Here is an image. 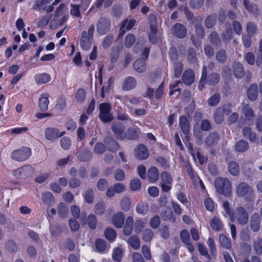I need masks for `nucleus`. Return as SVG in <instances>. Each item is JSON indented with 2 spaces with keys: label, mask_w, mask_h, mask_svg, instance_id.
<instances>
[{
  "label": "nucleus",
  "mask_w": 262,
  "mask_h": 262,
  "mask_svg": "<svg viewBox=\"0 0 262 262\" xmlns=\"http://www.w3.org/2000/svg\"><path fill=\"white\" fill-rule=\"evenodd\" d=\"M220 79V76L216 73H212L207 76V67L206 66H204L202 76L199 81V89L200 91H202L205 88V83L210 85H214L219 82Z\"/></svg>",
  "instance_id": "f257e3e1"
},
{
  "label": "nucleus",
  "mask_w": 262,
  "mask_h": 262,
  "mask_svg": "<svg viewBox=\"0 0 262 262\" xmlns=\"http://www.w3.org/2000/svg\"><path fill=\"white\" fill-rule=\"evenodd\" d=\"M94 25L92 24L89 27L88 31H83L82 32L80 38V45L83 50H88L90 49L94 40Z\"/></svg>",
  "instance_id": "f03ea898"
},
{
  "label": "nucleus",
  "mask_w": 262,
  "mask_h": 262,
  "mask_svg": "<svg viewBox=\"0 0 262 262\" xmlns=\"http://www.w3.org/2000/svg\"><path fill=\"white\" fill-rule=\"evenodd\" d=\"M214 186L216 192L220 194L228 196L231 192V185L230 181L227 178L219 177L214 181Z\"/></svg>",
  "instance_id": "7ed1b4c3"
},
{
  "label": "nucleus",
  "mask_w": 262,
  "mask_h": 262,
  "mask_svg": "<svg viewBox=\"0 0 262 262\" xmlns=\"http://www.w3.org/2000/svg\"><path fill=\"white\" fill-rule=\"evenodd\" d=\"M237 195L244 197L246 200L251 201L254 199V190L251 186L245 182L239 183L236 188Z\"/></svg>",
  "instance_id": "20e7f679"
},
{
  "label": "nucleus",
  "mask_w": 262,
  "mask_h": 262,
  "mask_svg": "<svg viewBox=\"0 0 262 262\" xmlns=\"http://www.w3.org/2000/svg\"><path fill=\"white\" fill-rule=\"evenodd\" d=\"M230 219L232 222L236 220L239 224L244 225L248 223L249 215L245 208L238 207L235 209L234 213L230 214Z\"/></svg>",
  "instance_id": "39448f33"
},
{
  "label": "nucleus",
  "mask_w": 262,
  "mask_h": 262,
  "mask_svg": "<svg viewBox=\"0 0 262 262\" xmlns=\"http://www.w3.org/2000/svg\"><path fill=\"white\" fill-rule=\"evenodd\" d=\"M99 109L100 110L99 117L102 122L107 123L114 119V117L111 113L112 107L110 103L106 102L100 103Z\"/></svg>",
  "instance_id": "423d86ee"
},
{
  "label": "nucleus",
  "mask_w": 262,
  "mask_h": 262,
  "mask_svg": "<svg viewBox=\"0 0 262 262\" xmlns=\"http://www.w3.org/2000/svg\"><path fill=\"white\" fill-rule=\"evenodd\" d=\"M31 155V150L28 147H23L14 150L11 154V158L17 161H24Z\"/></svg>",
  "instance_id": "0eeeda50"
},
{
  "label": "nucleus",
  "mask_w": 262,
  "mask_h": 262,
  "mask_svg": "<svg viewBox=\"0 0 262 262\" xmlns=\"http://www.w3.org/2000/svg\"><path fill=\"white\" fill-rule=\"evenodd\" d=\"M33 172V168L31 165H26L14 170L12 174L17 179H25L31 177Z\"/></svg>",
  "instance_id": "6e6552de"
},
{
  "label": "nucleus",
  "mask_w": 262,
  "mask_h": 262,
  "mask_svg": "<svg viewBox=\"0 0 262 262\" xmlns=\"http://www.w3.org/2000/svg\"><path fill=\"white\" fill-rule=\"evenodd\" d=\"M97 31L100 35H104L109 32L111 28L110 20L105 17H100L96 25Z\"/></svg>",
  "instance_id": "1a4fd4ad"
},
{
  "label": "nucleus",
  "mask_w": 262,
  "mask_h": 262,
  "mask_svg": "<svg viewBox=\"0 0 262 262\" xmlns=\"http://www.w3.org/2000/svg\"><path fill=\"white\" fill-rule=\"evenodd\" d=\"M161 179L162 182L161 185L162 190L165 192H168L171 188L172 178L168 172L163 171L161 173Z\"/></svg>",
  "instance_id": "9d476101"
},
{
  "label": "nucleus",
  "mask_w": 262,
  "mask_h": 262,
  "mask_svg": "<svg viewBox=\"0 0 262 262\" xmlns=\"http://www.w3.org/2000/svg\"><path fill=\"white\" fill-rule=\"evenodd\" d=\"M187 33L185 26L181 23H176L172 27L171 34L179 38H184L186 36Z\"/></svg>",
  "instance_id": "9b49d317"
},
{
  "label": "nucleus",
  "mask_w": 262,
  "mask_h": 262,
  "mask_svg": "<svg viewBox=\"0 0 262 262\" xmlns=\"http://www.w3.org/2000/svg\"><path fill=\"white\" fill-rule=\"evenodd\" d=\"M65 133V131L60 132L59 130L56 127H48L45 130V136L48 140L53 141L62 137Z\"/></svg>",
  "instance_id": "f8f14e48"
},
{
  "label": "nucleus",
  "mask_w": 262,
  "mask_h": 262,
  "mask_svg": "<svg viewBox=\"0 0 262 262\" xmlns=\"http://www.w3.org/2000/svg\"><path fill=\"white\" fill-rule=\"evenodd\" d=\"M111 128L116 138L119 140L124 139L125 126L123 124L116 122L112 123Z\"/></svg>",
  "instance_id": "ddd939ff"
},
{
  "label": "nucleus",
  "mask_w": 262,
  "mask_h": 262,
  "mask_svg": "<svg viewBox=\"0 0 262 262\" xmlns=\"http://www.w3.org/2000/svg\"><path fill=\"white\" fill-rule=\"evenodd\" d=\"M135 155L136 158L143 160L146 159L149 157V153L144 145L140 144L135 149Z\"/></svg>",
  "instance_id": "4468645a"
},
{
  "label": "nucleus",
  "mask_w": 262,
  "mask_h": 262,
  "mask_svg": "<svg viewBox=\"0 0 262 262\" xmlns=\"http://www.w3.org/2000/svg\"><path fill=\"white\" fill-rule=\"evenodd\" d=\"M180 238L182 242L186 245L188 251L192 253L194 250V248L191 243L189 232L186 230H183L180 233Z\"/></svg>",
  "instance_id": "2eb2a0df"
},
{
  "label": "nucleus",
  "mask_w": 262,
  "mask_h": 262,
  "mask_svg": "<svg viewBox=\"0 0 262 262\" xmlns=\"http://www.w3.org/2000/svg\"><path fill=\"white\" fill-rule=\"evenodd\" d=\"M243 1L244 7L249 13L254 15H258L259 14V8L256 4L251 2L249 0Z\"/></svg>",
  "instance_id": "dca6fc26"
},
{
  "label": "nucleus",
  "mask_w": 262,
  "mask_h": 262,
  "mask_svg": "<svg viewBox=\"0 0 262 262\" xmlns=\"http://www.w3.org/2000/svg\"><path fill=\"white\" fill-rule=\"evenodd\" d=\"M195 79V75L191 69H187L184 71L182 76V80L183 83L187 85H190L193 83Z\"/></svg>",
  "instance_id": "f3484780"
},
{
  "label": "nucleus",
  "mask_w": 262,
  "mask_h": 262,
  "mask_svg": "<svg viewBox=\"0 0 262 262\" xmlns=\"http://www.w3.org/2000/svg\"><path fill=\"white\" fill-rule=\"evenodd\" d=\"M232 68L233 74L236 78L241 79L245 75V69L241 62H233Z\"/></svg>",
  "instance_id": "a211bd4d"
},
{
  "label": "nucleus",
  "mask_w": 262,
  "mask_h": 262,
  "mask_svg": "<svg viewBox=\"0 0 262 262\" xmlns=\"http://www.w3.org/2000/svg\"><path fill=\"white\" fill-rule=\"evenodd\" d=\"M137 80L134 77L125 78L122 83V88L124 91H129L136 88Z\"/></svg>",
  "instance_id": "6ab92c4d"
},
{
  "label": "nucleus",
  "mask_w": 262,
  "mask_h": 262,
  "mask_svg": "<svg viewBox=\"0 0 262 262\" xmlns=\"http://www.w3.org/2000/svg\"><path fill=\"white\" fill-rule=\"evenodd\" d=\"M261 219L258 213L253 214L250 219V228L253 232H257L260 229Z\"/></svg>",
  "instance_id": "aec40b11"
},
{
  "label": "nucleus",
  "mask_w": 262,
  "mask_h": 262,
  "mask_svg": "<svg viewBox=\"0 0 262 262\" xmlns=\"http://www.w3.org/2000/svg\"><path fill=\"white\" fill-rule=\"evenodd\" d=\"M136 23V20L134 19H124L121 23V28L120 29V34L123 35L125 33L126 31L132 29Z\"/></svg>",
  "instance_id": "412c9836"
},
{
  "label": "nucleus",
  "mask_w": 262,
  "mask_h": 262,
  "mask_svg": "<svg viewBox=\"0 0 262 262\" xmlns=\"http://www.w3.org/2000/svg\"><path fill=\"white\" fill-rule=\"evenodd\" d=\"M112 221L116 227L121 228L124 223V214L122 212H118L112 217Z\"/></svg>",
  "instance_id": "4be33fe9"
},
{
  "label": "nucleus",
  "mask_w": 262,
  "mask_h": 262,
  "mask_svg": "<svg viewBox=\"0 0 262 262\" xmlns=\"http://www.w3.org/2000/svg\"><path fill=\"white\" fill-rule=\"evenodd\" d=\"M247 95L251 101H255L258 95L257 85L255 83L251 84L247 90Z\"/></svg>",
  "instance_id": "5701e85b"
},
{
  "label": "nucleus",
  "mask_w": 262,
  "mask_h": 262,
  "mask_svg": "<svg viewBox=\"0 0 262 262\" xmlns=\"http://www.w3.org/2000/svg\"><path fill=\"white\" fill-rule=\"evenodd\" d=\"M179 124L182 132L186 135L190 132V122L187 117L185 116H182L180 118Z\"/></svg>",
  "instance_id": "b1692460"
},
{
  "label": "nucleus",
  "mask_w": 262,
  "mask_h": 262,
  "mask_svg": "<svg viewBox=\"0 0 262 262\" xmlns=\"http://www.w3.org/2000/svg\"><path fill=\"white\" fill-rule=\"evenodd\" d=\"M147 178L151 183H155L159 180V172L156 167L152 166L148 170Z\"/></svg>",
  "instance_id": "393cba45"
},
{
  "label": "nucleus",
  "mask_w": 262,
  "mask_h": 262,
  "mask_svg": "<svg viewBox=\"0 0 262 262\" xmlns=\"http://www.w3.org/2000/svg\"><path fill=\"white\" fill-rule=\"evenodd\" d=\"M49 95L48 93H44L41 95L39 99L38 106L41 111H46L48 110L49 101L48 98Z\"/></svg>",
  "instance_id": "a878e982"
},
{
  "label": "nucleus",
  "mask_w": 262,
  "mask_h": 262,
  "mask_svg": "<svg viewBox=\"0 0 262 262\" xmlns=\"http://www.w3.org/2000/svg\"><path fill=\"white\" fill-rule=\"evenodd\" d=\"M242 134L245 138L248 139L250 141L255 142L257 141L256 134L252 131L250 127L246 126L244 127Z\"/></svg>",
  "instance_id": "bb28decb"
},
{
  "label": "nucleus",
  "mask_w": 262,
  "mask_h": 262,
  "mask_svg": "<svg viewBox=\"0 0 262 262\" xmlns=\"http://www.w3.org/2000/svg\"><path fill=\"white\" fill-rule=\"evenodd\" d=\"M208 38L211 43L214 47H220L222 44L221 40L219 34L215 31H212L208 36Z\"/></svg>",
  "instance_id": "cd10ccee"
},
{
  "label": "nucleus",
  "mask_w": 262,
  "mask_h": 262,
  "mask_svg": "<svg viewBox=\"0 0 262 262\" xmlns=\"http://www.w3.org/2000/svg\"><path fill=\"white\" fill-rule=\"evenodd\" d=\"M219 140V135L217 132L210 133L205 140V144L207 146H211L217 144Z\"/></svg>",
  "instance_id": "c85d7f7f"
},
{
  "label": "nucleus",
  "mask_w": 262,
  "mask_h": 262,
  "mask_svg": "<svg viewBox=\"0 0 262 262\" xmlns=\"http://www.w3.org/2000/svg\"><path fill=\"white\" fill-rule=\"evenodd\" d=\"M249 148V143L247 141L241 139L236 142L235 144V150L238 152H244Z\"/></svg>",
  "instance_id": "c756f323"
},
{
  "label": "nucleus",
  "mask_w": 262,
  "mask_h": 262,
  "mask_svg": "<svg viewBox=\"0 0 262 262\" xmlns=\"http://www.w3.org/2000/svg\"><path fill=\"white\" fill-rule=\"evenodd\" d=\"M105 143L107 146L108 149L112 152H116L119 148V143L112 138L105 139Z\"/></svg>",
  "instance_id": "7c9ffc66"
},
{
  "label": "nucleus",
  "mask_w": 262,
  "mask_h": 262,
  "mask_svg": "<svg viewBox=\"0 0 262 262\" xmlns=\"http://www.w3.org/2000/svg\"><path fill=\"white\" fill-rule=\"evenodd\" d=\"M35 80L38 84H45L51 80V77L47 73L39 74L35 76Z\"/></svg>",
  "instance_id": "2f4dec72"
},
{
  "label": "nucleus",
  "mask_w": 262,
  "mask_h": 262,
  "mask_svg": "<svg viewBox=\"0 0 262 262\" xmlns=\"http://www.w3.org/2000/svg\"><path fill=\"white\" fill-rule=\"evenodd\" d=\"M219 243L221 246L225 249L229 250L232 247L231 241L224 234H221L220 235Z\"/></svg>",
  "instance_id": "473e14b6"
},
{
  "label": "nucleus",
  "mask_w": 262,
  "mask_h": 262,
  "mask_svg": "<svg viewBox=\"0 0 262 262\" xmlns=\"http://www.w3.org/2000/svg\"><path fill=\"white\" fill-rule=\"evenodd\" d=\"M134 68L139 73L144 72L146 69L145 60L141 58L137 59L134 63Z\"/></svg>",
  "instance_id": "72a5a7b5"
},
{
  "label": "nucleus",
  "mask_w": 262,
  "mask_h": 262,
  "mask_svg": "<svg viewBox=\"0 0 262 262\" xmlns=\"http://www.w3.org/2000/svg\"><path fill=\"white\" fill-rule=\"evenodd\" d=\"M139 136V132L137 129L133 127L129 128L124 134V139L130 140L137 139Z\"/></svg>",
  "instance_id": "f704fd0d"
},
{
  "label": "nucleus",
  "mask_w": 262,
  "mask_h": 262,
  "mask_svg": "<svg viewBox=\"0 0 262 262\" xmlns=\"http://www.w3.org/2000/svg\"><path fill=\"white\" fill-rule=\"evenodd\" d=\"M246 30L247 34L254 35L258 33V29L257 25L252 21H248L246 24Z\"/></svg>",
  "instance_id": "c9c22d12"
},
{
  "label": "nucleus",
  "mask_w": 262,
  "mask_h": 262,
  "mask_svg": "<svg viewBox=\"0 0 262 262\" xmlns=\"http://www.w3.org/2000/svg\"><path fill=\"white\" fill-rule=\"evenodd\" d=\"M243 111L246 119L248 121H252L255 117V115L252 108L248 105H245L243 108Z\"/></svg>",
  "instance_id": "e433bc0d"
},
{
  "label": "nucleus",
  "mask_w": 262,
  "mask_h": 262,
  "mask_svg": "<svg viewBox=\"0 0 262 262\" xmlns=\"http://www.w3.org/2000/svg\"><path fill=\"white\" fill-rule=\"evenodd\" d=\"M44 203L49 206H52L55 203V198L51 192H44L41 195Z\"/></svg>",
  "instance_id": "4c0bfd02"
},
{
  "label": "nucleus",
  "mask_w": 262,
  "mask_h": 262,
  "mask_svg": "<svg viewBox=\"0 0 262 262\" xmlns=\"http://www.w3.org/2000/svg\"><path fill=\"white\" fill-rule=\"evenodd\" d=\"M85 201L88 204H92L94 201V192L92 188L87 189L83 194Z\"/></svg>",
  "instance_id": "58836bf2"
},
{
  "label": "nucleus",
  "mask_w": 262,
  "mask_h": 262,
  "mask_svg": "<svg viewBox=\"0 0 262 262\" xmlns=\"http://www.w3.org/2000/svg\"><path fill=\"white\" fill-rule=\"evenodd\" d=\"M58 215L61 218H66L69 213V210L67 205L62 202L60 203L57 208Z\"/></svg>",
  "instance_id": "ea45409f"
},
{
  "label": "nucleus",
  "mask_w": 262,
  "mask_h": 262,
  "mask_svg": "<svg viewBox=\"0 0 262 262\" xmlns=\"http://www.w3.org/2000/svg\"><path fill=\"white\" fill-rule=\"evenodd\" d=\"M187 59L191 63H196L197 55L195 49L192 48H189L187 51Z\"/></svg>",
  "instance_id": "a19ab883"
},
{
  "label": "nucleus",
  "mask_w": 262,
  "mask_h": 262,
  "mask_svg": "<svg viewBox=\"0 0 262 262\" xmlns=\"http://www.w3.org/2000/svg\"><path fill=\"white\" fill-rule=\"evenodd\" d=\"M161 215L163 220L171 221L173 223L176 221L175 217H173V213L170 209L163 210Z\"/></svg>",
  "instance_id": "79ce46f5"
},
{
  "label": "nucleus",
  "mask_w": 262,
  "mask_h": 262,
  "mask_svg": "<svg viewBox=\"0 0 262 262\" xmlns=\"http://www.w3.org/2000/svg\"><path fill=\"white\" fill-rule=\"evenodd\" d=\"M253 247L257 255H262V238H257L254 240Z\"/></svg>",
  "instance_id": "37998d69"
},
{
  "label": "nucleus",
  "mask_w": 262,
  "mask_h": 262,
  "mask_svg": "<svg viewBox=\"0 0 262 262\" xmlns=\"http://www.w3.org/2000/svg\"><path fill=\"white\" fill-rule=\"evenodd\" d=\"M197 21L198 23L194 26L195 32L199 38H203L205 36V29L201 24V20L197 19Z\"/></svg>",
  "instance_id": "c03bdc74"
},
{
  "label": "nucleus",
  "mask_w": 262,
  "mask_h": 262,
  "mask_svg": "<svg viewBox=\"0 0 262 262\" xmlns=\"http://www.w3.org/2000/svg\"><path fill=\"white\" fill-rule=\"evenodd\" d=\"M221 36L224 42H229L233 36V31L231 28H226L222 33Z\"/></svg>",
  "instance_id": "a18cd8bd"
},
{
  "label": "nucleus",
  "mask_w": 262,
  "mask_h": 262,
  "mask_svg": "<svg viewBox=\"0 0 262 262\" xmlns=\"http://www.w3.org/2000/svg\"><path fill=\"white\" fill-rule=\"evenodd\" d=\"M148 20L150 23L151 32L157 33V18L156 16L153 14H149L148 16Z\"/></svg>",
  "instance_id": "49530a36"
},
{
  "label": "nucleus",
  "mask_w": 262,
  "mask_h": 262,
  "mask_svg": "<svg viewBox=\"0 0 262 262\" xmlns=\"http://www.w3.org/2000/svg\"><path fill=\"white\" fill-rule=\"evenodd\" d=\"M123 256V250L120 247H117L114 249L112 258L114 261L121 262Z\"/></svg>",
  "instance_id": "de8ad7c7"
},
{
  "label": "nucleus",
  "mask_w": 262,
  "mask_h": 262,
  "mask_svg": "<svg viewBox=\"0 0 262 262\" xmlns=\"http://www.w3.org/2000/svg\"><path fill=\"white\" fill-rule=\"evenodd\" d=\"M86 222L90 229L93 230L96 229L97 225V220L95 215L93 213L90 214L87 217Z\"/></svg>",
  "instance_id": "09e8293b"
},
{
  "label": "nucleus",
  "mask_w": 262,
  "mask_h": 262,
  "mask_svg": "<svg viewBox=\"0 0 262 262\" xmlns=\"http://www.w3.org/2000/svg\"><path fill=\"white\" fill-rule=\"evenodd\" d=\"M128 244L135 250L140 248V243L139 238L135 235L130 236L127 241Z\"/></svg>",
  "instance_id": "8fccbe9b"
},
{
  "label": "nucleus",
  "mask_w": 262,
  "mask_h": 262,
  "mask_svg": "<svg viewBox=\"0 0 262 262\" xmlns=\"http://www.w3.org/2000/svg\"><path fill=\"white\" fill-rule=\"evenodd\" d=\"M211 228L215 231H220L222 228V223L216 217H213L210 222Z\"/></svg>",
  "instance_id": "3c124183"
},
{
  "label": "nucleus",
  "mask_w": 262,
  "mask_h": 262,
  "mask_svg": "<svg viewBox=\"0 0 262 262\" xmlns=\"http://www.w3.org/2000/svg\"><path fill=\"white\" fill-rule=\"evenodd\" d=\"M221 95L219 93H216L211 96L208 100V104L211 106H216L220 101Z\"/></svg>",
  "instance_id": "603ef678"
},
{
  "label": "nucleus",
  "mask_w": 262,
  "mask_h": 262,
  "mask_svg": "<svg viewBox=\"0 0 262 262\" xmlns=\"http://www.w3.org/2000/svg\"><path fill=\"white\" fill-rule=\"evenodd\" d=\"M228 170L230 174L233 176H237L239 173V166L238 164L234 162L231 161L228 165Z\"/></svg>",
  "instance_id": "864d4df0"
},
{
  "label": "nucleus",
  "mask_w": 262,
  "mask_h": 262,
  "mask_svg": "<svg viewBox=\"0 0 262 262\" xmlns=\"http://www.w3.org/2000/svg\"><path fill=\"white\" fill-rule=\"evenodd\" d=\"M105 210V205L103 202L96 203L94 208V212L98 215H102Z\"/></svg>",
  "instance_id": "5fc2aeb1"
},
{
  "label": "nucleus",
  "mask_w": 262,
  "mask_h": 262,
  "mask_svg": "<svg viewBox=\"0 0 262 262\" xmlns=\"http://www.w3.org/2000/svg\"><path fill=\"white\" fill-rule=\"evenodd\" d=\"M131 202L130 199L126 197L123 196L120 202V207L122 210L128 211L130 209Z\"/></svg>",
  "instance_id": "6e6d98bb"
},
{
  "label": "nucleus",
  "mask_w": 262,
  "mask_h": 262,
  "mask_svg": "<svg viewBox=\"0 0 262 262\" xmlns=\"http://www.w3.org/2000/svg\"><path fill=\"white\" fill-rule=\"evenodd\" d=\"M216 22V16L214 15H210L207 17L204 20L205 27L208 29L212 28Z\"/></svg>",
  "instance_id": "4d7b16f0"
},
{
  "label": "nucleus",
  "mask_w": 262,
  "mask_h": 262,
  "mask_svg": "<svg viewBox=\"0 0 262 262\" xmlns=\"http://www.w3.org/2000/svg\"><path fill=\"white\" fill-rule=\"evenodd\" d=\"M221 110V109L217 108L214 114V120L217 124L222 123L224 120V115Z\"/></svg>",
  "instance_id": "13d9d810"
},
{
  "label": "nucleus",
  "mask_w": 262,
  "mask_h": 262,
  "mask_svg": "<svg viewBox=\"0 0 262 262\" xmlns=\"http://www.w3.org/2000/svg\"><path fill=\"white\" fill-rule=\"evenodd\" d=\"M207 244L209 247L210 254L212 255V256H214L215 257L216 254V248L213 238L209 237L207 240Z\"/></svg>",
  "instance_id": "bf43d9fd"
},
{
  "label": "nucleus",
  "mask_w": 262,
  "mask_h": 262,
  "mask_svg": "<svg viewBox=\"0 0 262 262\" xmlns=\"http://www.w3.org/2000/svg\"><path fill=\"white\" fill-rule=\"evenodd\" d=\"M104 235L106 238L111 242H113L116 237L115 231L112 228L106 229L104 231Z\"/></svg>",
  "instance_id": "052dcab7"
},
{
  "label": "nucleus",
  "mask_w": 262,
  "mask_h": 262,
  "mask_svg": "<svg viewBox=\"0 0 262 262\" xmlns=\"http://www.w3.org/2000/svg\"><path fill=\"white\" fill-rule=\"evenodd\" d=\"M244 59L246 61L250 66H253L255 63H256V60L253 53L248 52L246 53L244 56Z\"/></svg>",
  "instance_id": "680f3d73"
},
{
  "label": "nucleus",
  "mask_w": 262,
  "mask_h": 262,
  "mask_svg": "<svg viewBox=\"0 0 262 262\" xmlns=\"http://www.w3.org/2000/svg\"><path fill=\"white\" fill-rule=\"evenodd\" d=\"M232 26L235 33L237 35H241L243 32V27L241 24L237 20H234L232 22Z\"/></svg>",
  "instance_id": "e2e57ef3"
},
{
  "label": "nucleus",
  "mask_w": 262,
  "mask_h": 262,
  "mask_svg": "<svg viewBox=\"0 0 262 262\" xmlns=\"http://www.w3.org/2000/svg\"><path fill=\"white\" fill-rule=\"evenodd\" d=\"M217 61L220 63H224L227 59L226 52L224 50H221L217 52L215 55Z\"/></svg>",
  "instance_id": "0e129e2a"
},
{
  "label": "nucleus",
  "mask_w": 262,
  "mask_h": 262,
  "mask_svg": "<svg viewBox=\"0 0 262 262\" xmlns=\"http://www.w3.org/2000/svg\"><path fill=\"white\" fill-rule=\"evenodd\" d=\"M251 36L247 34L242 36V43L245 48H249L251 47L252 43Z\"/></svg>",
  "instance_id": "69168bd1"
},
{
  "label": "nucleus",
  "mask_w": 262,
  "mask_h": 262,
  "mask_svg": "<svg viewBox=\"0 0 262 262\" xmlns=\"http://www.w3.org/2000/svg\"><path fill=\"white\" fill-rule=\"evenodd\" d=\"M183 70V63L181 62H177L174 64V75L176 78H179Z\"/></svg>",
  "instance_id": "338daca9"
},
{
  "label": "nucleus",
  "mask_w": 262,
  "mask_h": 262,
  "mask_svg": "<svg viewBox=\"0 0 262 262\" xmlns=\"http://www.w3.org/2000/svg\"><path fill=\"white\" fill-rule=\"evenodd\" d=\"M262 64V39L259 40L258 51L256 58V66L258 67Z\"/></svg>",
  "instance_id": "774afa93"
}]
</instances>
